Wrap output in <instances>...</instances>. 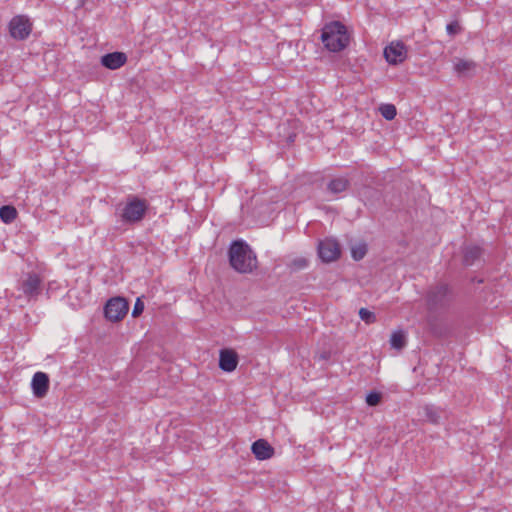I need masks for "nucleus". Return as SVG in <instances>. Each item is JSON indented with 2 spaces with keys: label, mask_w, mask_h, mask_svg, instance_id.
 I'll list each match as a JSON object with an SVG mask.
<instances>
[{
  "label": "nucleus",
  "mask_w": 512,
  "mask_h": 512,
  "mask_svg": "<svg viewBox=\"0 0 512 512\" xmlns=\"http://www.w3.org/2000/svg\"><path fill=\"white\" fill-rule=\"evenodd\" d=\"M231 266L239 273H251L257 268V257L244 241H234L229 248Z\"/></svg>",
  "instance_id": "1"
},
{
  "label": "nucleus",
  "mask_w": 512,
  "mask_h": 512,
  "mask_svg": "<svg viewBox=\"0 0 512 512\" xmlns=\"http://www.w3.org/2000/svg\"><path fill=\"white\" fill-rule=\"evenodd\" d=\"M321 40L329 51L339 52L348 46L350 36L344 24L333 21L323 27Z\"/></svg>",
  "instance_id": "2"
},
{
  "label": "nucleus",
  "mask_w": 512,
  "mask_h": 512,
  "mask_svg": "<svg viewBox=\"0 0 512 512\" xmlns=\"http://www.w3.org/2000/svg\"><path fill=\"white\" fill-rule=\"evenodd\" d=\"M146 210L147 204L145 200L136 196H129L124 206L116 209V214L119 215L122 222L133 224L142 220Z\"/></svg>",
  "instance_id": "3"
},
{
  "label": "nucleus",
  "mask_w": 512,
  "mask_h": 512,
  "mask_svg": "<svg viewBox=\"0 0 512 512\" xmlns=\"http://www.w3.org/2000/svg\"><path fill=\"white\" fill-rule=\"evenodd\" d=\"M426 299L430 309L442 308L448 305L452 300V292L448 285L439 284L430 288Z\"/></svg>",
  "instance_id": "4"
},
{
  "label": "nucleus",
  "mask_w": 512,
  "mask_h": 512,
  "mask_svg": "<svg viewBox=\"0 0 512 512\" xmlns=\"http://www.w3.org/2000/svg\"><path fill=\"white\" fill-rule=\"evenodd\" d=\"M32 31V23L24 15L14 16L9 22V33L16 40H25Z\"/></svg>",
  "instance_id": "5"
},
{
  "label": "nucleus",
  "mask_w": 512,
  "mask_h": 512,
  "mask_svg": "<svg viewBox=\"0 0 512 512\" xmlns=\"http://www.w3.org/2000/svg\"><path fill=\"white\" fill-rule=\"evenodd\" d=\"M128 312V303L122 297H114L107 301L104 307L105 317L113 322L124 318Z\"/></svg>",
  "instance_id": "6"
},
{
  "label": "nucleus",
  "mask_w": 512,
  "mask_h": 512,
  "mask_svg": "<svg viewBox=\"0 0 512 512\" xmlns=\"http://www.w3.org/2000/svg\"><path fill=\"white\" fill-rule=\"evenodd\" d=\"M407 53V47L400 41H393L384 49V57L391 65H398L404 62L407 58Z\"/></svg>",
  "instance_id": "7"
},
{
  "label": "nucleus",
  "mask_w": 512,
  "mask_h": 512,
  "mask_svg": "<svg viewBox=\"0 0 512 512\" xmlns=\"http://www.w3.org/2000/svg\"><path fill=\"white\" fill-rule=\"evenodd\" d=\"M319 257L324 262H331L340 256V247L336 240L326 238L319 242L318 245Z\"/></svg>",
  "instance_id": "8"
},
{
  "label": "nucleus",
  "mask_w": 512,
  "mask_h": 512,
  "mask_svg": "<svg viewBox=\"0 0 512 512\" xmlns=\"http://www.w3.org/2000/svg\"><path fill=\"white\" fill-rule=\"evenodd\" d=\"M20 289L29 298H36L41 293V279L37 274H28L21 282Z\"/></svg>",
  "instance_id": "9"
},
{
  "label": "nucleus",
  "mask_w": 512,
  "mask_h": 512,
  "mask_svg": "<svg viewBox=\"0 0 512 512\" xmlns=\"http://www.w3.org/2000/svg\"><path fill=\"white\" fill-rule=\"evenodd\" d=\"M31 386L33 394L38 398H43L49 390L48 375L44 372H36L33 375Z\"/></svg>",
  "instance_id": "10"
},
{
  "label": "nucleus",
  "mask_w": 512,
  "mask_h": 512,
  "mask_svg": "<svg viewBox=\"0 0 512 512\" xmlns=\"http://www.w3.org/2000/svg\"><path fill=\"white\" fill-rule=\"evenodd\" d=\"M238 365V355L231 349H222L219 354V367L224 372H232Z\"/></svg>",
  "instance_id": "11"
},
{
  "label": "nucleus",
  "mask_w": 512,
  "mask_h": 512,
  "mask_svg": "<svg viewBox=\"0 0 512 512\" xmlns=\"http://www.w3.org/2000/svg\"><path fill=\"white\" fill-rule=\"evenodd\" d=\"M100 62L105 68L116 70L127 62V56L123 52L116 51L103 55Z\"/></svg>",
  "instance_id": "12"
},
{
  "label": "nucleus",
  "mask_w": 512,
  "mask_h": 512,
  "mask_svg": "<svg viewBox=\"0 0 512 512\" xmlns=\"http://www.w3.org/2000/svg\"><path fill=\"white\" fill-rule=\"evenodd\" d=\"M251 450L258 460H267L274 454L273 447L265 439L256 440Z\"/></svg>",
  "instance_id": "13"
},
{
  "label": "nucleus",
  "mask_w": 512,
  "mask_h": 512,
  "mask_svg": "<svg viewBox=\"0 0 512 512\" xmlns=\"http://www.w3.org/2000/svg\"><path fill=\"white\" fill-rule=\"evenodd\" d=\"M483 250L477 245H468L463 250V262L466 266H472L481 259Z\"/></svg>",
  "instance_id": "14"
},
{
  "label": "nucleus",
  "mask_w": 512,
  "mask_h": 512,
  "mask_svg": "<svg viewBox=\"0 0 512 512\" xmlns=\"http://www.w3.org/2000/svg\"><path fill=\"white\" fill-rule=\"evenodd\" d=\"M421 415L426 421L432 424H439L444 412L433 405H425L422 407Z\"/></svg>",
  "instance_id": "15"
},
{
  "label": "nucleus",
  "mask_w": 512,
  "mask_h": 512,
  "mask_svg": "<svg viewBox=\"0 0 512 512\" xmlns=\"http://www.w3.org/2000/svg\"><path fill=\"white\" fill-rule=\"evenodd\" d=\"M350 182L346 177H336L331 179L327 184V190L331 194H339L347 190Z\"/></svg>",
  "instance_id": "16"
},
{
  "label": "nucleus",
  "mask_w": 512,
  "mask_h": 512,
  "mask_svg": "<svg viewBox=\"0 0 512 512\" xmlns=\"http://www.w3.org/2000/svg\"><path fill=\"white\" fill-rule=\"evenodd\" d=\"M17 217V210L13 206H2L0 208V219L6 223H12Z\"/></svg>",
  "instance_id": "17"
},
{
  "label": "nucleus",
  "mask_w": 512,
  "mask_h": 512,
  "mask_svg": "<svg viewBox=\"0 0 512 512\" xmlns=\"http://www.w3.org/2000/svg\"><path fill=\"white\" fill-rule=\"evenodd\" d=\"M475 63L470 60L459 59L454 65L456 72L461 75H468L475 68Z\"/></svg>",
  "instance_id": "18"
},
{
  "label": "nucleus",
  "mask_w": 512,
  "mask_h": 512,
  "mask_svg": "<svg viewBox=\"0 0 512 512\" xmlns=\"http://www.w3.org/2000/svg\"><path fill=\"white\" fill-rule=\"evenodd\" d=\"M390 345L392 348L400 350L406 345V336L403 331H395L390 338Z\"/></svg>",
  "instance_id": "19"
},
{
  "label": "nucleus",
  "mask_w": 512,
  "mask_h": 512,
  "mask_svg": "<svg viewBox=\"0 0 512 512\" xmlns=\"http://www.w3.org/2000/svg\"><path fill=\"white\" fill-rule=\"evenodd\" d=\"M308 260L304 257H296L294 259H292L288 264V268L292 271V272H297V271H301V270H304L308 267Z\"/></svg>",
  "instance_id": "20"
},
{
  "label": "nucleus",
  "mask_w": 512,
  "mask_h": 512,
  "mask_svg": "<svg viewBox=\"0 0 512 512\" xmlns=\"http://www.w3.org/2000/svg\"><path fill=\"white\" fill-rule=\"evenodd\" d=\"M381 115L386 120H392L395 118L397 111L394 105L392 104H385L380 107Z\"/></svg>",
  "instance_id": "21"
},
{
  "label": "nucleus",
  "mask_w": 512,
  "mask_h": 512,
  "mask_svg": "<svg viewBox=\"0 0 512 512\" xmlns=\"http://www.w3.org/2000/svg\"><path fill=\"white\" fill-rule=\"evenodd\" d=\"M352 257L354 260L359 261L364 258L367 253V246L364 243H361L357 246L352 247L351 250Z\"/></svg>",
  "instance_id": "22"
},
{
  "label": "nucleus",
  "mask_w": 512,
  "mask_h": 512,
  "mask_svg": "<svg viewBox=\"0 0 512 512\" xmlns=\"http://www.w3.org/2000/svg\"><path fill=\"white\" fill-rule=\"evenodd\" d=\"M359 317L367 324H371L376 321V315L366 308H361L359 310Z\"/></svg>",
  "instance_id": "23"
},
{
  "label": "nucleus",
  "mask_w": 512,
  "mask_h": 512,
  "mask_svg": "<svg viewBox=\"0 0 512 512\" xmlns=\"http://www.w3.org/2000/svg\"><path fill=\"white\" fill-rule=\"evenodd\" d=\"M381 401V394L377 392H370L366 397V403L369 406H376Z\"/></svg>",
  "instance_id": "24"
},
{
  "label": "nucleus",
  "mask_w": 512,
  "mask_h": 512,
  "mask_svg": "<svg viewBox=\"0 0 512 512\" xmlns=\"http://www.w3.org/2000/svg\"><path fill=\"white\" fill-rule=\"evenodd\" d=\"M144 310V303L141 300V298H137L133 310H132V317L136 318L142 314Z\"/></svg>",
  "instance_id": "25"
},
{
  "label": "nucleus",
  "mask_w": 512,
  "mask_h": 512,
  "mask_svg": "<svg viewBox=\"0 0 512 512\" xmlns=\"http://www.w3.org/2000/svg\"><path fill=\"white\" fill-rule=\"evenodd\" d=\"M446 30H447V33L449 35H456L459 30H460V27H459V24L457 22H451L447 25L446 27Z\"/></svg>",
  "instance_id": "26"
}]
</instances>
